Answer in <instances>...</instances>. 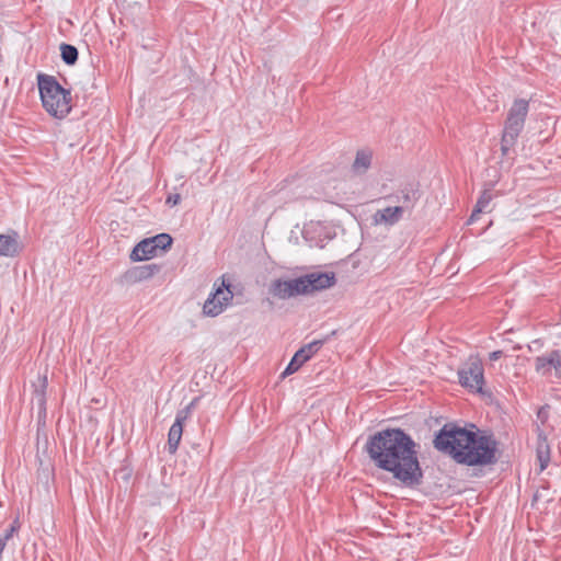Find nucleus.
<instances>
[{
	"label": "nucleus",
	"mask_w": 561,
	"mask_h": 561,
	"mask_svg": "<svg viewBox=\"0 0 561 561\" xmlns=\"http://www.w3.org/2000/svg\"><path fill=\"white\" fill-rule=\"evenodd\" d=\"M365 450L373 463L401 485L410 489L422 484L424 473L419 460L417 445L401 428H385L370 435Z\"/></svg>",
	"instance_id": "obj_1"
},
{
	"label": "nucleus",
	"mask_w": 561,
	"mask_h": 561,
	"mask_svg": "<svg viewBox=\"0 0 561 561\" xmlns=\"http://www.w3.org/2000/svg\"><path fill=\"white\" fill-rule=\"evenodd\" d=\"M434 447L449 455L457 463L469 467L497 462V442L456 424H445L433 440Z\"/></svg>",
	"instance_id": "obj_2"
},
{
	"label": "nucleus",
	"mask_w": 561,
	"mask_h": 561,
	"mask_svg": "<svg viewBox=\"0 0 561 561\" xmlns=\"http://www.w3.org/2000/svg\"><path fill=\"white\" fill-rule=\"evenodd\" d=\"M38 90L44 108L56 118H64L71 110L70 91L64 89L55 77L38 75Z\"/></svg>",
	"instance_id": "obj_3"
},
{
	"label": "nucleus",
	"mask_w": 561,
	"mask_h": 561,
	"mask_svg": "<svg viewBox=\"0 0 561 561\" xmlns=\"http://www.w3.org/2000/svg\"><path fill=\"white\" fill-rule=\"evenodd\" d=\"M528 111L529 103L524 99L515 100L508 110L501 139V150L504 156L514 147L523 131Z\"/></svg>",
	"instance_id": "obj_4"
},
{
	"label": "nucleus",
	"mask_w": 561,
	"mask_h": 561,
	"mask_svg": "<svg viewBox=\"0 0 561 561\" xmlns=\"http://www.w3.org/2000/svg\"><path fill=\"white\" fill-rule=\"evenodd\" d=\"M172 237L169 233H159L138 242L130 253V260L134 262L149 260L159 252H164L172 245Z\"/></svg>",
	"instance_id": "obj_5"
},
{
	"label": "nucleus",
	"mask_w": 561,
	"mask_h": 561,
	"mask_svg": "<svg viewBox=\"0 0 561 561\" xmlns=\"http://www.w3.org/2000/svg\"><path fill=\"white\" fill-rule=\"evenodd\" d=\"M459 382L462 387L474 392H482L484 385V369L478 356H470L458 370Z\"/></svg>",
	"instance_id": "obj_6"
},
{
	"label": "nucleus",
	"mask_w": 561,
	"mask_h": 561,
	"mask_svg": "<svg viewBox=\"0 0 561 561\" xmlns=\"http://www.w3.org/2000/svg\"><path fill=\"white\" fill-rule=\"evenodd\" d=\"M231 284L222 278L221 286L205 301L203 311L206 316L216 317L222 312L224 307L232 299Z\"/></svg>",
	"instance_id": "obj_7"
},
{
	"label": "nucleus",
	"mask_w": 561,
	"mask_h": 561,
	"mask_svg": "<svg viewBox=\"0 0 561 561\" xmlns=\"http://www.w3.org/2000/svg\"><path fill=\"white\" fill-rule=\"evenodd\" d=\"M196 400H193L190 404H187L184 409L178 411L175 421L170 427L168 434V450L171 454H174L179 447L181 442V437L183 434V424L187 420L191 414L192 408L194 407Z\"/></svg>",
	"instance_id": "obj_8"
},
{
	"label": "nucleus",
	"mask_w": 561,
	"mask_h": 561,
	"mask_svg": "<svg viewBox=\"0 0 561 561\" xmlns=\"http://www.w3.org/2000/svg\"><path fill=\"white\" fill-rule=\"evenodd\" d=\"M323 341L316 340L299 348L293 356L290 363L283 371V376L296 373L308 359H310L322 347Z\"/></svg>",
	"instance_id": "obj_9"
},
{
	"label": "nucleus",
	"mask_w": 561,
	"mask_h": 561,
	"mask_svg": "<svg viewBox=\"0 0 561 561\" xmlns=\"http://www.w3.org/2000/svg\"><path fill=\"white\" fill-rule=\"evenodd\" d=\"M551 368L554 369L556 376L561 377V351L553 350L535 358V369L538 374L547 376Z\"/></svg>",
	"instance_id": "obj_10"
},
{
	"label": "nucleus",
	"mask_w": 561,
	"mask_h": 561,
	"mask_svg": "<svg viewBox=\"0 0 561 561\" xmlns=\"http://www.w3.org/2000/svg\"><path fill=\"white\" fill-rule=\"evenodd\" d=\"M304 283L306 285V293L310 294L317 290H322L332 287L335 282V274L331 273H309L302 276Z\"/></svg>",
	"instance_id": "obj_11"
},
{
	"label": "nucleus",
	"mask_w": 561,
	"mask_h": 561,
	"mask_svg": "<svg viewBox=\"0 0 561 561\" xmlns=\"http://www.w3.org/2000/svg\"><path fill=\"white\" fill-rule=\"evenodd\" d=\"M421 197L420 186L417 183H409L404 185L396 195V202L403 211L411 210Z\"/></svg>",
	"instance_id": "obj_12"
},
{
	"label": "nucleus",
	"mask_w": 561,
	"mask_h": 561,
	"mask_svg": "<svg viewBox=\"0 0 561 561\" xmlns=\"http://www.w3.org/2000/svg\"><path fill=\"white\" fill-rule=\"evenodd\" d=\"M159 271L160 266L157 264L135 266L126 271L123 278L127 284H136L151 278Z\"/></svg>",
	"instance_id": "obj_13"
},
{
	"label": "nucleus",
	"mask_w": 561,
	"mask_h": 561,
	"mask_svg": "<svg viewBox=\"0 0 561 561\" xmlns=\"http://www.w3.org/2000/svg\"><path fill=\"white\" fill-rule=\"evenodd\" d=\"M403 213L404 211L399 206L386 207L383 209L377 210L374 219L376 224L392 226L402 218Z\"/></svg>",
	"instance_id": "obj_14"
},
{
	"label": "nucleus",
	"mask_w": 561,
	"mask_h": 561,
	"mask_svg": "<svg viewBox=\"0 0 561 561\" xmlns=\"http://www.w3.org/2000/svg\"><path fill=\"white\" fill-rule=\"evenodd\" d=\"M373 153L369 150H358L353 162V171L357 174L365 173L371 164Z\"/></svg>",
	"instance_id": "obj_15"
},
{
	"label": "nucleus",
	"mask_w": 561,
	"mask_h": 561,
	"mask_svg": "<svg viewBox=\"0 0 561 561\" xmlns=\"http://www.w3.org/2000/svg\"><path fill=\"white\" fill-rule=\"evenodd\" d=\"M492 198H493V194H492L491 190H484L482 192L470 218L468 219L469 225L472 224L478 218L479 214L489 211V205H490Z\"/></svg>",
	"instance_id": "obj_16"
},
{
	"label": "nucleus",
	"mask_w": 561,
	"mask_h": 561,
	"mask_svg": "<svg viewBox=\"0 0 561 561\" xmlns=\"http://www.w3.org/2000/svg\"><path fill=\"white\" fill-rule=\"evenodd\" d=\"M19 252V242L15 237L0 234V256H14Z\"/></svg>",
	"instance_id": "obj_17"
},
{
	"label": "nucleus",
	"mask_w": 561,
	"mask_h": 561,
	"mask_svg": "<svg viewBox=\"0 0 561 561\" xmlns=\"http://www.w3.org/2000/svg\"><path fill=\"white\" fill-rule=\"evenodd\" d=\"M60 54L62 61L68 66L75 65L78 60L79 53L73 45L62 43L60 45Z\"/></svg>",
	"instance_id": "obj_18"
},
{
	"label": "nucleus",
	"mask_w": 561,
	"mask_h": 561,
	"mask_svg": "<svg viewBox=\"0 0 561 561\" xmlns=\"http://www.w3.org/2000/svg\"><path fill=\"white\" fill-rule=\"evenodd\" d=\"M285 283H286V287H287V291H288L289 298L296 297L298 295H306L307 294L306 293V285L304 283L302 276L294 278V279L285 280Z\"/></svg>",
	"instance_id": "obj_19"
},
{
	"label": "nucleus",
	"mask_w": 561,
	"mask_h": 561,
	"mask_svg": "<svg viewBox=\"0 0 561 561\" xmlns=\"http://www.w3.org/2000/svg\"><path fill=\"white\" fill-rule=\"evenodd\" d=\"M270 291L274 297H277L279 299H288L289 298L285 280H282V279L274 280L271 285Z\"/></svg>",
	"instance_id": "obj_20"
},
{
	"label": "nucleus",
	"mask_w": 561,
	"mask_h": 561,
	"mask_svg": "<svg viewBox=\"0 0 561 561\" xmlns=\"http://www.w3.org/2000/svg\"><path fill=\"white\" fill-rule=\"evenodd\" d=\"M537 457L540 462V470H545L550 461L549 446L546 442L539 443L537 447Z\"/></svg>",
	"instance_id": "obj_21"
},
{
	"label": "nucleus",
	"mask_w": 561,
	"mask_h": 561,
	"mask_svg": "<svg viewBox=\"0 0 561 561\" xmlns=\"http://www.w3.org/2000/svg\"><path fill=\"white\" fill-rule=\"evenodd\" d=\"M45 388H46V379H44V381H43L42 389L35 390L34 398H33V400L36 402V404L41 411H45V403H46Z\"/></svg>",
	"instance_id": "obj_22"
},
{
	"label": "nucleus",
	"mask_w": 561,
	"mask_h": 561,
	"mask_svg": "<svg viewBox=\"0 0 561 561\" xmlns=\"http://www.w3.org/2000/svg\"><path fill=\"white\" fill-rule=\"evenodd\" d=\"M181 201V195L180 194H170L168 197H167V205L173 207L175 205H178Z\"/></svg>",
	"instance_id": "obj_23"
},
{
	"label": "nucleus",
	"mask_w": 561,
	"mask_h": 561,
	"mask_svg": "<svg viewBox=\"0 0 561 561\" xmlns=\"http://www.w3.org/2000/svg\"><path fill=\"white\" fill-rule=\"evenodd\" d=\"M502 355H503L502 351H494V352L490 353L489 358H490V360L495 362V360L500 359L502 357Z\"/></svg>",
	"instance_id": "obj_24"
},
{
	"label": "nucleus",
	"mask_w": 561,
	"mask_h": 561,
	"mask_svg": "<svg viewBox=\"0 0 561 561\" xmlns=\"http://www.w3.org/2000/svg\"><path fill=\"white\" fill-rule=\"evenodd\" d=\"M538 416L541 417L543 416V413H541V411L538 412Z\"/></svg>",
	"instance_id": "obj_25"
},
{
	"label": "nucleus",
	"mask_w": 561,
	"mask_h": 561,
	"mask_svg": "<svg viewBox=\"0 0 561 561\" xmlns=\"http://www.w3.org/2000/svg\"><path fill=\"white\" fill-rule=\"evenodd\" d=\"M538 416L541 417L543 416V413H541V411L538 412Z\"/></svg>",
	"instance_id": "obj_26"
}]
</instances>
